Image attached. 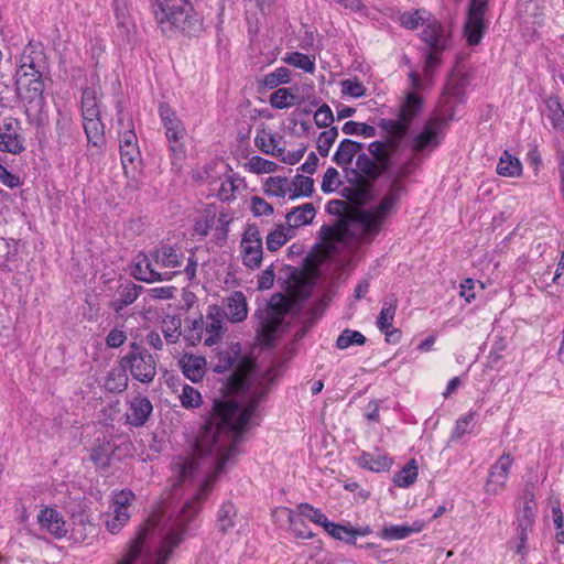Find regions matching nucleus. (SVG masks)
Wrapping results in <instances>:
<instances>
[{
	"label": "nucleus",
	"mask_w": 564,
	"mask_h": 564,
	"mask_svg": "<svg viewBox=\"0 0 564 564\" xmlns=\"http://www.w3.org/2000/svg\"><path fill=\"white\" fill-rule=\"evenodd\" d=\"M240 253L242 263L250 269H258L263 257L262 237L256 225H248L241 241Z\"/></svg>",
	"instance_id": "nucleus-10"
},
{
	"label": "nucleus",
	"mask_w": 564,
	"mask_h": 564,
	"mask_svg": "<svg viewBox=\"0 0 564 564\" xmlns=\"http://www.w3.org/2000/svg\"><path fill=\"white\" fill-rule=\"evenodd\" d=\"M433 14L425 9H415L401 13L399 15V23L406 30L424 29Z\"/></svg>",
	"instance_id": "nucleus-33"
},
{
	"label": "nucleus",
	"mask_w": 564,
	"mask_h": 564,
	"mask_svg": "<svg viewBox=\"0 0 564 564\" xmlns=\"http://www.w3.org/2000/svg\"><path fill=\"white\" fill-rule=\"evenodd\" d=\"M291 80V70L288 67H278L272 73H268L261 79L263 87L273 89L283 84H289Z\"/></svg>",
	"instance_id": "nucleus-47"
},
{
	"label": "nucleus",
	"mask_w": 564,
	"mask_h": 564,
	"mask_svg": "<svg viewBox=\"0 0 564 564\" xmlns=\"http://www.w3.org/2000/svg\"><path fill=\"white\" fill-rule=\"evenodd\" d=\"M182 319L178 315H166L161 323V332L169 344H175L182 335Z\"/></svg>",
	"instance_id": "nucleus-42"
},
{
	"label": "nucleus",
	"mask_w": 564,
	"mask_h": 564,
	"mask_svg": "<svg viewBox=\"0 0 564 564\" xmlns=\"http://www.w3.org/2000/svg\"><path fill=\"white\" fill-rule=\"evenodd\" d=\"M24 150V139L21 134L19 120L6 118L0 123V151L19 154Z\"/></svg>",
	"instance_id": "nucleus-16"
},
{
	"label": "nucleus",
	"mask_w": 564,
	"mask_h": 564,
	"mask_svg": "<svg viewBox=\"0 0 564 564\" xmlns=\"http://www.w3.org/2000/svg\"><path fill=\"white\" fill-rule=\"evenodd\" d=\"M340 86L343 95H347L352 98H359L366 94V87L358 79L341 80Z\"/></svg>",
	"instance_id": "nucleus-60"
},
{
	"label": "nucleus",
	"mask_w": 564,
	"mask_h": 564,
	"mask_svg": "<svg viewBox=\"0 0 564 564\" xmlns=\"http://www.w3.org/2000/svg\"><path fill=\"white\" fill-rule=\"evenodd\" d=\"M128 386L127 368L122 359L118 366L111 368L105 380V388L115 393L122 392Z\"/></svg>",
	"instance_id": "nucleus-32"
},
{
	"label": "nucleus",
	"mask_w": 564,
	"mask_h": 564,
	"mask_svg": "<svg viewBox=\"0 0 564 564\" xmlns=\"http://www.w3.org/2000/svg\"><path fill=\"white\" fill-rule=\"evenodd\" d=\"M294 236L295 232L285 223L280 224L267 236V248L276 251Z\"/></svg>",
	"instance_id": "nucleus-37"
},
{
	"label": "nucleus",
	"mask_w": 564,
	"mask_h": 564,
	"mask_svg": "<svg viewBox=\"0 0 564 564\" xmlns=\"http://www.w3.org/2000/svg\"><path fill=\"white\" fill-rule=\"evenodd\" d=\"M83 122L84 130L86 132L87 139L94 145H98L102 142L104 139V124L100 120V110H83Z\"/></svg>",
	"instance_id": "nucleus-21"
},
{
	"label": "nucleus",
	"mask_w": 564,
	"mask_h": 564,
	"mask_svg": "<svg viewBox=\"0 0 564 564\" xmlns=\"http://www.w3.org/2000/svg\"><path fill=\"white\" fill-rule=\"evenodd\" d=\"M497 173L507 177L520 176L522 173V164L517 158L506 151L497 164Z\"/></svg>",
	"instance_id": "nucleus-43"
},
{
	"label": "nucleus",
	"mask_w": 564,
	"mask_h": 564,
	"mask_svg": "<svg viewBox=\"0 0 564 564\" xmlns=\"http://www.w3.org/2000/svg\"><path fill=\"white\" fill-rule=\"evenodd\" d=\"M397 312V302L390 301L384 302L381 312L377 319V327L381 330H386L392 327L394 315Z\"/></svg>",
	"instance_id": "nucleus-54"
},
{
	"label": "nucleus",
	"mask_w": 564,
	"mask_h": 564,
	"mask_svg": "<svg viewBox=\"0 0 564 564\" xmlns=\"http://www.w3.org/2000/svg\"><path fill=\"white\" fill-rule=\"evenodd\" d=\"M358 465L375 473H382L390 469L392 459L386 454L364 452L358 457Z\"/></svg>",
	"instance_id": "nucleus-29"
},
{
	"label": "nucleus",
	"mask_w": 564,
	"mask_h": 564,
	"mask_svg": "<svg viewBox=\"0 0 564 564\" xmlns=\"http://www.w3.org/2000/svg\"><path fill=\"white\" fill-rule=\"evenodd\" d=\"M204 321L202 317L195 318L183 333L184 339L192 346L197 345L203 337Z\"/></svg>",
	"instance_id": "nucleus-56"
},
{
	"label": "nucleus",
	"mask_w": 564,
	"mask_h": 564,
	"mask_svg": "<svg viewBox=\"0 0 564 564\" xmlns=\"http://www.w3.org/2000/svg\"><path fill=\"white\" fill-rule=\"evenodd\" d=\"M120 156L123 172L127 177L134 178L137 163L140 162L141 153L138 145V138L133 130L120 133Z\"/></svg>",
	"instance_id": "nucleus-14"
},
{
	"label": "nucleus",
	"mask_w": 564,
	"mask_h": 564,
	"mask_svg": "<svg viewBox=\"0 0 564 564\" xmlns=\"http://www.w3.org/2000/svg\"><path fill=\"white\" fill-rule=\"evenodd\" d=\"M15 85L19 96L26 102L29 109L40 112L45 106L44 76L37 78L36 74H15Z\"/></svg>",
	"instance_id": "nucleus-7"
},
{
	"label": "nucleus",
	"mask_w": 564,
	"mask_h": 564,
	"mask_svg": "<svg viewBox=\"0 0 564 564\" xmlns=\"http://www.w3.org/2000/svg\"><path fill=\"white\" fill-rule=\"evenodd\" d=\"M290 308L291 303L289 299L281 294H275L271 297L267 308L258 313L257 333L261 343L269 345L273 340L284 315Z\"/></svg>",
	"instance_id": "nucleus-4"
},
{
	"label": "nucleus",
	"mask_w": 564,
	"mask_h": 564,
	"mask_svg": "<svg viewBox=\"0 0 564 564\" xmlns=\"http://www.w3.org/2000/svg\"><path fill=\"white\" fill-rule=\"evenodd\" d=\"M251 212L254 216H269L273 214V206L259 196L251 197Z\"/></svg>",
	"instance_id": "nucleus-64"
},
{
	"label": "nucleus",
	"mask_w": 564,
	"mask_h": 564,
	"mask_svg": "<svg viewBox=\"0 0 564 564\" xmlns=\"http://www.w3.org/2000/svg\"><path fill=\"white\" fill-rule=\"evenodd\" d=\"M113 10L119 26L128 28L129 19V0H113Z\"/></svg>",
	"instance_id": "nucleus-61"
},
{
	"label": "nucleus",
	"mask_w": 564,
	"mask_h": 564,
	"mask_svg": "<svg viewBox=\"0 0 564 564\" xmlns=\"http://www.w3.org/2000/svg\"><path fill=\"white\" fill-rule=\"evenodd\" d=\"M278 375L279 367L274 366L263 373L250 371L237 377V388L249 394L247 405L231 400L214 402L212 414L195 438L192 454L177 457L174 463V473L178 477L174 487L202 474L199 488L181 506L164 502L154 510L116 564H166L184 541L187 524L199 511L217 475L238 454L237 446L246 425Z\"/></svg>",
	"instance_id": "nucleus-1"
},
{
	"label": "nucleus",
	"mask_w": 564,
	"mask_h": 564,
	"mask_svg": "<svg viewBox=\"0 0 564 564\" xmlns=\"http://www.w3.org/2000/svg\"><path fill=\"white\" fill-rule=\"evenodd\" d=\"M410 174V163L391 172V183L384 196L376 207L369 209L351 208L347 200L333 199L326 209L329 214L339 216L334 226H323L322 239L328 248L335 250L339 245L354 241L370 242L382 229L384 221L395 210L399 200L405 193L403 180Z\"/></svg>",
	"instance_id": "nucleus-2"
},
{
	"label": "nucleus",
	"mask_w": 564,
	"mask_h": 564,
	"mask_svg": "<svg viewBox=\"0 0 564 564\" xmlns=\"http://www.w3.org/2000/svg\"><path fill=\"white\" fill-rule=\"evenodd\" d=\"M420 37L430 50L443 52L451 46L452 31L432 15L424 29H422Z\"/></svg>",
	"instance_id": "nucleus-13"
},
{
	"label": "nucleus",
	"mask_w": 564,
	"mask_h": 564,
	"mask_svg": "<svg viewBox=\"0 0 564 564\" xmlns=\"http://www.w3.org/2000/svg\"><path fill=\"white\" fill-rule=\"evenodd\" d=\"M115 449L116 446L111 441L102 440L93 447L90 458L97 467L106 468L110 465Z\"/></svg>",
	"instance_id": "nucleus-36"
},
{
	"label": "nucleus",
	"mask_w": 564,
	"mask_h": 564,
	"mask_svg": "<svg viewBox=\"0 0 564 564\" xmlns=\"http://www.w3.org/2000/svg\"><path fill=\"white\" fill-rule=\"evenodd\" d=\"M207 325H206V337L204 344L206 346H214L218 344L224 335V323L223 315L220 308L218 306H210L209 311L206 315Z\"/></svg>",
	"instance_id": "nucleus-20"
},
{
	"label": "nucleus",
	"mask_w": 564,
	"mask_h": 564,
	"mask_svg": "<svg viewBox=\"0 0 564 564\" xmlns=\"http://www.w3.org/2000/svg\"><path fill=\"white\" fill-rule=\"evenodd\" d=\"M121 359L133 379L142 383L153 381L156 375V360L148 350L137 348Z\"/></svg>",
	"instance_id": "nucleus-8"
},
{
	"label": "nucleus",
	"mask_w": 564,
	"mask_h": 564,
	"mask_svg": "<svg viewBox=\"0 0 564 564\" xmlns=\"http://www.w3.org/2000/svg\"><path fill=\"white\" fill-rule=\"evenodd\" d=\"M47 69V59L44 46L40 42H29L23 48L15 74H36L43 77Z\"/></svg>",
	"instance_id": "nucleus-9"
},
{
	"label": "nucleus",
	"mask_w": 564,
	"mask_h": 564,
	"mask_svg": "<svg viewBox=\"0 0 564 564\" xmlns=\"http://www.w3.org/2000/svg\"><path fill=\"white\" fill-rule=\"evenodd\" d=\"M343 132L348 135H362L365 138H373L377 135V130L373 126L357 122L347 121L343 126Z\"/></svg>",
	"instance_id": "nucleus-51"
},
{
	"label": "nucleus",
	"mask_w": 564,
	"mask_h": 564,
	"mask_svg": "<svg viewBox=\"0 0 564 564\" xmlns=\"http://www.w3.org/2000/svg\"><path fill=\"white\" fill-rule=\"evenodd\" d=\"M141 286L134 283L121 285L117 291V297L110 303L115 312H120L123 307L132 304L139 296Z\"/></svg>",
	"instance_id": "nucleus-35"
},
{
	"label": "nucleus",
	"mask_w": 564,
	"mask_h": 564,
	"mask_svg": "<svg viewBox=\"0 0 564 564\" xmlns=\"http://www.w3.org/2000/svg\"><path fill=\"white\" fill-rule=\"evenodd\" d=\"M165 135L170 144V151L175 159H181L185 154L184 139L186 137L185 128L181 122L165 129Z\"/></svg>",
	"instance_id": "nucleus-31"
},
{
	"label": "nucleus",
	"mask_w": 564,
	"mask_h": 564,
	"mask_svg": "<svg viewBox=\"0 0 564 564\" xmlns=\"http://www.w3.org/2000/svg\"><path fill=\"white\" fill-rule=\"evenodd\" d=\"M181 368L186 378L193 382L199 381L205 373V358L194 355H185L180 360Z\"/></svg>",
	"instance_id": "nucleus-28"
},
{
	"label": "nucleus",
	"mask_w": 564,
	"mask_h": 564,
	"mask_svg": "<svg viewBox=\"0 0 564 564\" xmlns=\"http://www.w3.org/2000/svg\"><path fill=\"white\" fill-rule=\"evenodd\" d=\"M263 191L268 196L291 199L289 178L282 176H270L263 184Z\"/></svg>",
	"instance_id": "nucleus-38"
},
{
	"label": "nucleus",
	"mask_w": 564,
	"mask_h": 564,
	"mask_svg": "<svg viewBox=\"0 0 564 564\" xmlns=\"http://www.w3.org/2000/svg\"><path fill=\"white\" fill-rule=\"evenodd\" d=\"M486 10L487 0H470L464 25V35L469 45H478L482 39Z\"/></svg>",
	"instance_id": "nucleus-11"
},
{
	"label": "nucleus",
	"mask_w": 564,
	"mask_h": 564,
	"mask_svg": "<svg viewBox=\"0 0 564 564\" xmlns=\"http://www.w3.org/2000/svg\"><path fill=\"white\" fill-rule=\"evenodd\" d=\"M297 512L300 516L305 517L310 521L326 529L330 522L327 517L317 508H314L310 503H300L297 506Z\"/></svg>",
	"instance_id": "nucleus-50"
},
{
	"label": "nucleus",
	"mask_w": 564,
	"mask_h": 564,
	"mask_svg": "<svg viewBox=\"0 0 564 564\" xmlns=\"http://www.w3.org/2000/svg\"><path fill=\"white\" fill-rule=\"evenodd\" d=\"M474 419H475V412H471V411L468 412L466 415L459 417L456 421L455 427L453 430L452 437L453 438H459L464 434H466L470 430V427L473 426Z\"/></svg>",
	"instance_id": "nucleus-62"
},
{
	"label": "nucleus",
	"mask_w": 564,
	"mask_h": 564,
	"mask_svg": "<svg viewBox=\"0 0 564 564\" xmlns=\"http://www.w3.org/2000/svg\"><path fill=\"white\" fill-rule=\"evenodd\" d=\"M237 524H238V512H237L236 507L229 501L224 502L217 512V518H216L217 529L221 533L226 534V533L231 532L236 528Z\"/></svg>",
	"instance_id": "nucleus-27"
},
{
	"label": "nucleus",
	"mask_w": 564,
	"mask_h": 564,
	"mask_svg": "<svg viewBox=\"0 0 564 564\" xmlns=\"http://www.w3.org/2000/svg\"><path fill=\"white\" fill-rule=\"evenodd\" d=\"M246 169L254 174L273 173L278 165L273 161H269L259 155H254L245 164Z\"/></svg>",
	"instance_id": "nucleus-52"
},
{
	"label": "nucleus",
	"mask_w": 564,
	"mask_h": 564,
	"mask_svg": "<svg viewBox=\"0 0 564 564\" xmlns=\"http://www.w3.org/2000/svg\"><path fill=\"white\" fill-rule=\"evenodd\" d=\"M254 145L264 154L282 156L284 149L279 145L276 137L264 128L257 131Z\"/></svg>",
	"instance_id": "nucleus-25"
},
{
	"label": "nucleus",
	"mask_w": 564,
	"mask_h": 564,
	"mask_svg": "<svg viewBox=\"0 0 564 564\" xmlns=\"http://www.w3.org/2000/svg\"><path fill=\"white\" fill-rule=\"evenodd\" d=\"M291 199L299 197H310L314 192V181L310 176L296 174L289 180Z\"/></svg>",
	"instance_id": "nucleus-41"
},
{
	"label": "nucleus",
	"mask_w": 564,
	"mask_h": 564,
	"mask_svg": "<svg viewBox=\"0 0 564 564\" xmlns=\"http://www.w3.org/2000/svg\"><path fill=\"white\" fill-rule=\"evenodd\" d=\"M37 522L42 530H45L56 539H61L67 533L63 516L53 508H43L37 514Z\"/></svg>",
	"instance_id": "nucleus-18"
},
{
	"label": "nucleus",
	"mask_w": 564,
	"mask_h": 564,
	"mask_svg": "<svg viewBox=\"0 0 564 564\" xmlns=\"http://www.w3.org/2000/svg\"><path fill=\"white\" fill-rule=\"evenodd\" d=\"M338 138V129L336 127H332L327 130H324L319 133L316 147L318 153L325 158L329 154V151L335 143L336 139Z\"/></svg>",
	"instance_id": "nucleus-49"
},
{
	"label": "nucleus",
	"mask_w": 564,
	"mask_h": 564,
	"mask_svg": "<svg viewBox=\"0 0 564 564\" xmlns=\"http://www.w3.org/2000/svg\"><path fill=\"white\" fill-rule=\"evenodd\" d=\"M152 258L158 268L173 270L183 263V254H178L172 247L163 246L152 252Z\"/></svg>",
	"instance_id": "nucleus-26"
},
{
	"label": "nucleus",
	"mask_w": 564,
	"mask_h": 564,
	"mask_svg": "<svg viewBox=\"0 0 564 564\" xmlns=\"http://www.w3.org/2000/svg\"><path fill=\"white\" fill-rule=\"evenodd\" d=\"M534 522L535 521H533V520L516 519L517 536L519 539V544L517 546L518 554H521V555L525 554V549H527L525 544H527L528 535H529V533L532 532Z\"/></svg>",
	"instance_id": "nucleus-53"
},
{
	"label": "nucleus",
	"mask_w": 564,
	"mask_h": 564,
	"mask_svg": "<svg viewBox=\"0 0 564 564\" xmlns=\"http://www.w3.org/2000/svg\"><path fill=\"white\" fill-rule=\"evenodd\" d=\"M341 196L346 198L349 205H364L371 197V185L362 181L356 185L345 186L341 189Z\"/></svg>",
	"instance_id": "nucleus-34"
},
{
	"label": "nucleus",
	"mask_w": 564,
	"mask_h": 564,
	"mask_svg": "<svg viewBox=\"0 0 564 564\" xmlns=\"http://www.w3.org/2000/svg\"><path fill=\"white\" fill-rule=\"evenodd\" d=\"M422 105V97L415 91H410L399 107L398 119L382 118L379 120L378 126L382 130H388L398 135L406 134L412 121L420 113Z\"/></svg>",
	"instance_id": "nucleus-6"
},
{
	"label": "nucleus",
	"mask_w": 564,
	"mask_h": 564,
	"mask_svg": "<svg viewBox=\"0 0 564 564\" xmlns=\"http://www.w3.org/2000/svg\"><path fill=\"white\" fill-rule=\"evenodd\" d=\"M224 314L231 323L242 322L247 317L248 306L242 292H234L227 297Z\"/></svg>",
	"instance_id": "nucleus-23"
},
{
	"label": "nucleus",
	"mask_w": 564,
	"mask_h": 564,
	"mask_svg": "<svg viewBox=\"0 0 564 564\" xmlns=\"http://www.w3.org/2000/svg\"><path fill=\"white\" fill-rule=\"evenodd\" d=\"M371 156L366 153L358 154L356 165L367 177L377 180L391 166V151L383 141H373L368 145Z\"/></svg>",
	"instance_id": "nucleus-5"
},
{
	"label": "nucleus",
	"mask_w": 564,
	"mask_h": 564,
	"mask_svg": "<svg viewBox=\"0 0 564 564\" xmlns=\"http://www.w3.org/2000/svg\"><path fill=\"white\" fill-rule=\"evenodd\" d=\"M154 15L163 32L177 29L195 34L203 28V19L194 10L191 0H158Z\"/></svg>",
	"instance_id": "nucleus-3"
},
{
	"label": "nucleus",
	"mask_w": 564,
	"mask_h": 564,
	"mask_svg": "<svg viewBox=\"0 0 564 564\" xmlns=\"http://www.w3.org/2000/svg\"><path fill=\"white\" fill-rule=\"evenodd\" d=\"M339 173L334 167H328L323 176L321 188L324 193H333L340 185Z\"/></svg>",
	"instance_id": "nucleus-58"
},
{
	"label": "nucleus",
	"mask_w": 564,
	"mask_h": 564,
	"mask_svg": "<svg viewBox=\"0 0 564 564\" xmlns=\"http://www.w3.org/2000/svg\"><path fill=\"white\" fill-rule=\"evenodd\" d=\"M512 464L513 458L509 454H503L490 467L485 487L489 495H498L506 488Z\"/></svg>",
	"instance_id": "nucleus-17"
},
{
	"label": "nucleus",
	"mask_w": 564,
	"mask_h": 564,
	"mask_svg": "<svg viewBox=\"0 0 564 564\" xmlns=\"http://www.w3.org/2000/svg\"><path fill=\"white\" fill-rule=\"evenodd\" d=\"M538 505L533 491L527 489L520 498L516 509V519L535 521Z\"/></svg>",
	"instance_id": "nucleus-39"
},
{
	"label": "nucleus",
	"mask_w": 564,
	"mask_h": 564,
	"mask_svg": "<svg viewBox=\"0 0 564 564\" xmlns=\"http://www.w3.org/2000/svg\"><path fill=\"white\" fill-rule=\"evenodd\" d=\"M362 143L345 139L339 143L333 160L337 165L346 166L352 162L354 158L362 150Z\"/></svg>",
	"instance_id": "nucleus-30"
},
{
	"label": "nucleus",
	"mask_w": 564,
	"mask_h": 564,
	"mask_svg": "<svg viewBox=\"0 0 564 564\" xmlns=\"http://www.w3.org/2000/svg\"><path fill=\"white\" fill-rule=\"evenodd\" d=\"M153 411L151 401L147 397H135L129 402L127 422L132 426H142Z\"/></svg>",
	"instance_id": "nucleus-19"
},
{
	"label": "nucleus",
	"mask_w": 564,
	"mask_h": 564,
	"mask_svg": "<svg viewBox=\"0 0 564 564\" xmlns=\"http://www.w3.org/2000/svg\"><path fill=\"white\" fill-rule=\"evenodd\" d=\"M132 274L140 281L151 283L155 281H170L176 274V271L159 272L151 252L150 256L139 253L135 257L132 265Z\"/></svg>",
	"instance_id": "nucleus-15"
},
{
	"label": "nucleus",
	"mask_w": 564,
	"mask_h": 564,
	"mask_svg": "<svg viewBox=\"0 0 564 564\" xmlns=\"http://www.w3.org/2000/svg\"><path fill=\"white\" fill-rule=\"evenodd\" d=\"M297 104V96L290 88H278L270 96V105L275 109H286Z\"/></svg>",
	"instance_id": "nucleus-44"
},
{
	"label": "nucleus",
	"mask_w": 564,
	"mask_h": 564,
	"mask_svg": "<svg viewBox=\"0 0 564 564\" xmlns=\"http://www.w3.org/2000/svg\"><path fill=\"white\" fill-rule=\"evenodd\" d=\"M366 337L357 330L345 329L337 338L336 346L338 349H346L351 345H364Z\"/></svg>",
	"instance_id": "nucleus-55"
},
{
	"label": "nucleus",
	"mask_w": 564,
	"mask_h": 564,
	"mask_svg": "<svg viewBox=\"0 0 564 564\" xmlns=\"http://www.w3.org/2000/svg\"><path fill=\"white\" fill-rule=\"evenodd\" d=\"M245 187L243 178L238 175H227L220 183L217 196L223 202L236 199L237 192Z\"/></svg>",
	"instance_id": "nucleus-40"
},
{
	"label": "nucleus",
	"mask_w": 564,
	"mask_h": 564,
	"mask_svg": "<svg viewBox=\"0 0 564 564\" xmlns=\"http://www.w3.org/2000/svg\"><path fill=\"white\" fill-rule=\"evenodd\" d=\"M424 525L421 520H415L411 524H390L383 527L379 535L387 541L404 540L413 533L421 532Z\"/></svg>",
	"instance_id": "nucleus-22"
},
{
	"label": "nucleus",
	"mask_w": 564,
	"mask_h": 564,
	"mask_svg": "<svg viewBox=\"0 0 564 564\" xmlns=\"http://www.w3.org/2000/svg\"><path fill=\"white\" fill-rule=\"evenodd\" d=\"M325 531L336 540L344 541L348 544H355L354 531L350 524H339L330 521Z\"/></svg>",
	"instance_id": "nucleus-48"
},
{
	"label": "nucleus",
	"mask_w": 564,
	"mask_h": 564,
	"mask_svg": "<svg viewBox=\"0 0 564 564\" xmlns=\"http://www.w3.org/2000/svg\"><path fill=\"white\" fill-rule=\"evenodd\" d=\"M282 61L293 67L300 68L306 73H314L315 70V62L308 55L300 53V52H291L286 53Z\"/></svg>",
	"instance_id": "nucleus-46"
},
{
	"label": "nucleus",
	"mask_w": 564,
	"mask_h": 564,
	"mask_svg": "<svg viewBox=\"0 0 564 564\" xmlns=\"http://www.w3.org/2000/svg\"><path fill=\"white\" fill-rule=\"evenodd\" d=\"M417 478V464L415 459H411L400 471L393 477V482L398 487L406 488L415 482Z\"/></svg>",
	"instance_id": "nucleus-45"
},
{
	"label": "nucleus",
	"mask_w": 564,
	"mask_h": 564,
	"mask_svg": "<svg viewBox=\"0 0 564 564\" xmlns=\"http://www.w3.org/2000/svg\"><path fill=\"white\" fill-rule=\"evenodd\" d=\"M334 121V115L328 105H322L314 113V122L318 128H327Z\"/></svg>",
	"instance_id": "nucleus-63"
},
{
	"label": "nucleus",
	"mask_w": 564,
	"mask_h": 564,
	"mask_svg": "<svg viewBox=\"0 0 564 564\" xmlns=\"http://www.w3.org/2000/svg\"><path fill=\"white\" fill-rule=\"evenodd\" d=\"M316 209L312 203H305L286 214L285 224L296 232V229L313 221Z\"/></svg>",
	"instance_id": "nucleus-24"
},
{
	"label": "nucleus",
	"mask_w": 564,
	"mask_h": 564,
	"mask_svg": "<svg viewBox=\"0 0 564 564\" xmlns=\"http://www.w3.org/2000/svg\"><path fill=\"white\" fill-rule=\"evenodd\" d=\"M180 399L182 405L187 409L197 408L202 403L200 393L191 386L183 388Z\"/></svg>",
	"instance_id": "nucleus-59"
},
{
	"label": "nucleus",
	"mask_w": 564,
	"mask_h": 564,
	"mask_svg": "<svg viewBox=\"0 0 564 564\" xmlns=\"http://www.w3.org/2000/svg\"><path fill=\"white\" fill-rule=\"evenodd\" d=\"M130 514L127 509H113V514L106 521L107 529L111 533H117L129 520Z\"/></svg>",
	"instance_id": "nucleus-57"
},
{
	"label": "nucleus",
	"mask_w": 564,
	"mask_h": 564,
	"mask_svg": "<svg viewBox=\"0 0 564 564\" xmlns=\"http://www.w3.org/2000/svg\"><path fill=\"white\" fill-rule=\"evenodd\" d=\"M444 128V119L434 117L427 120L421 132L415 134L411 140V149L415 153L426 150H434L441 143V133Z\"/></svg>",
	"instance_id": "nucleus-12"
}]
</instances>
